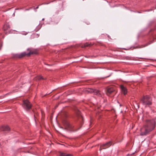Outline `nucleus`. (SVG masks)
Segmentation results:
<instances>
[{"label": "nucleus", "instance_id": "f257e3e1", "mask_svg": "<svg viewBox=\"0 0 156 156\" xmlns=\"http://www.w3.org/2000/svg\"><path fill=\"white\" fill-rule=\"evenodd\" d=\"M155 122L154 119L146 120V124L144 129H142L140 131V135L146 136L149 132L151 131L155 128Z\"/></svg>", "mask_w": 156, "mask_h": 156}, {"label": "nucleus", "instance_id": "f03ea898", "mask_svg": "<svg viewBox=\"0 0 156 156\" xmlns=\"http://www.w3.org/2000/svg\"><path fill=\"white\" fill-rule=\"evenodd\" d=\"M140 103L145 106L147 105H150L152 104L150 97L147 95L143 96L140 100Z\"/></svg>", "mask_w": 156, "mask_h": 156}, {"label": "nucleus", "instance_id": "7ed1b4c3", "mask_svg": "<svg viewBox=\"0 0 156 156\" xmlns=\"http://www.w3.org/2000/svg\"><path fill=\"white\" fill-rule=\"evenodd\" d=\"M22 106L25 110L27 111H28L31 108L32 104L27 99L23 101Z\"/></svg>", "mask_w": 156, "mask_h": 156}, {"label": "nucleus", "instance_id": "20e7f679", "mask_svg": "<svg viewBox=\"0 0 156 156\" xmlns=\"http://www.w3.org/2000/svg\"><path fill=\"white\" fill-rule=\"evenodd\" d=\"M75 112L78 119L77 123L79 125L81 126L83 123V119L81 115L80 112V111L76 109L75 110Z\"/></svg>", "mask_w": 156, "mask_h": 156}, {"label": "nucleus", "instance_id": "39448f33", "mask_svg": "<svg viewBox=\"0 0 156 156\" xmlns=\"http://www.w3.org/2000/svg\"><path fill=\"white\" fill-rule=\"evenodd\" d=\"M88 93H92L94 92V94H96L99 97H102V95L99 90H94L92 89L89 88L87 89L86 90Z\"/></svg>", "mask_w": 156, "mask_h": 156}, {"label": "nucleus", "instance_id": "423d86ee", "mask_svg": "<svg viewBox=\"0 0 156 156\" xmlns=\"http://www.w3.org/2000/svg\"><path fill=\"white\" fill-rule=\"evenodd\" d=\"M116 92L115 89L113 87H108L107 88V94L108 95L109 94H115Z\"/></svg>", "mask_w": 156, "mask_h": 156}, {"label": "nucleus", "instance_id": "0eeeda50", "mask_svg": "<svg viewBox=\"0 0 156 156\" xmlns=\"http://www.w3.org/2000/svg\"><path fill=\"white\" fill-rule=\"evenodd\" d=\"M64 124L66 126V128L69 131H73V126L69 122L67 121L64 122Z\"/></svg>", "mask_w": 156, "mask_h": 156}, {"label": "nucleus", "instance_id": "6e6552de", "mask_svg": "<svg viewBox=\"0 0 156 156\" xmlns=\"http://www.w3.org/2000/svg\"><path fill=\"white\" fill-rule=\"evenodd\" d=\"M111 144L112 142L111 141H109L105 144L101 145L100 147V151H101V150L102 149H106L109 147L111 145Z\"/></svg>", "mask_w": 156, "mask_h": 156}, {"label": "nucleus", "instance_id": "1a4fd4ad", "mask_svg": "<svg viewBox=\"0 0 156 156\" xmlns=\"http://www.w3.org/2000/svg\"><path fill=\"white\" fill-rule=\"evenodd\" d=\"M0 130L2 131H9L10 129L8 126H3L0 127Z\"/></svg>", "mask_w": 156, "mask_h": 156}, {"label": "nucleus", "instance_id": "9d476101", "mask_svg": "<svg viewBox=\"0 0 156 156\" xmlns=\"http://www.w3.org/2000/svg\"><path fill=\"white\" fill-rule=\"evenodd\" d=\"M120 88L121 90L124 95L126 94L127 93V90L126 88L122 85L120 86Z\"/></svg>", "mask_w": 156, "mask_h": 156}, {"label": "nucleus", "instance_id": "9b49d317", "mask_svg": "<svg viewBox=\"0 0 156 156\" xmlns=\"http://www.w3.org/2000/svg\"><path fill=\"white\" fill-rule=\"evenodd\" d=\"M27 53L25 52H23L20 54L17 55V57L19 58H22L26 55H27Z\"/></svg>", "mask_w": 156, "mask_h": 156}, {"label": "nucleus", "instance_id": "f8f14e48", "mask_svg": "<svg viewBox=\"0 0 156 156\" xmlns=\"http://www.w3.org/2000/svg\"><path fill=\"white\" fill-rule=\"evenodd\" d=\"M27 50H30V52L28 53L27 54V56H30L31 55L33 54H37V53L36 51H32L30 50V49L28 48Z\"/></svg>", "mask_w": 156, "mask_h": 156}, {"label": "nucleus", "instance_id": "ddd939ff", "mask_svg": "<svg viewBox=\"0 0 156 156\" xmlns=\"http://www.w3.org/2000/svg\"><path fill=\"white\" fill-rule=\"evenodd\" d=\"M46 79V78H43L42 76H39L37 77H36L34 78V80L36 81H39L40 80H45Z\"/></svg>", "mask_w": 156, "mask_h": 156}, {"label": "nucleus", "instance_id": "4468645a", "mask_svg": "<svg viewBox=\"0 0 156 156\" xmlns=\"http://www.w3.org/2000/svg\"><path fill=\"white\" fill-rule=\"evenodd\" d=\"M93 44L91 43H86L84 44L82 46V48H85L87 47H90Z\"/></svg>", "mask_w": 156, "mask_h": 156}, {"label": "nucleus", "instance_id": "2eb2a0df", "mask_svg": "<svg viewBox=\"0 0 156 156\" xmlns=\"http://www.w3.org/2000/svg\"><path fill=\"white\" fill-rule=\"evenodd\" d=\"M60 155L61 156H71V154H66L65 153L61 152L60 153Z\"/></svg>", "mask_w": 156, "mask_h": 156}, {"label": "nucleus", "instance_id": "dca6fc26", "mask_svg": "<svg viewBox=\"0 0 156 156\" xmlns=\"http://www.w3.org/2000/svg\"><path fill=\"white\" fill-rule=\"evenodd\" d=\"M153 42V41H150V42H149L147 43L146 44L144 45V46H143V47H146V46H147L148 45H149L150 44H151Z\"/></svg>", "mask_w": 156, "mask_h": 156}, {"label": "nucleus", "instance_id": "f3484780", "mask_svg": "<svg viewBox=\"0 0 156 156\" xmlns=\"http://www.w3.org/2000/svg\"><path fill=\"white\" fill-rule=\"evenodd\" d=\"M37 113H35L34 115V117L35 118V121H36V119L37 118Z\"/></svg>", "mask_w": 156, "mask_h": 156}, {"label": "nucleus", "instance_id": "a211bd4d", "mask_svg": "<svg viewBox=\"0 0 156 156\" xmlns=\"http://www.w3.org/2000/svg\"><path fill=\"white\" fill-rule=\"evenodd\" d=\"M38 7H38V6H37V7H36V9H38Z\"/></svg>", "mask_w": 156, "mask_h": 156}, {"label": "nucleus", "instance_id": "6ab92c4d", "mask_svg": "<svg viewBox=\"0 0 156 156\" xmlns=\"http://www.w3.org/2000/svg\"><path fill=\"white\" fill-rule=\"evenodd\" d=\"M44 20V18H43L42 19V20Z\"/></svg>", "mask_w": 156, "mask_h": 156}, {"label": "nucleus", "instance_id": "aec40b11", "mask_svg": "<svg viewBox=\"0 0 156 156\" xmlns=\"http://www.w3.org/2000/svg\"><path fill=\"white\" fill-rule=\"evenodd\" d=\"M65 116H66V117L67 116V115H66H66H65Z\"/></svg>", "mask_w": 156, "mask_h": 156}, {"label": "nucleus", "instance_id": "412c9836", "mask_svg": "<svg viewBox=\"0 0 156 156\" xmlns=\"http://www.w3.org/2000/svg\"><path fill=\"white\" fill-rule=\"evenodd\" d=\"M9 28V26H8V28Z\"/></svg>", "mask_w": 156, "mask_h": 156}]
</instances>
